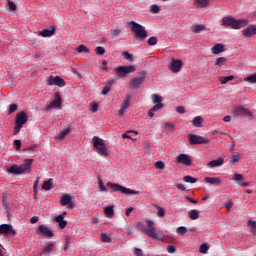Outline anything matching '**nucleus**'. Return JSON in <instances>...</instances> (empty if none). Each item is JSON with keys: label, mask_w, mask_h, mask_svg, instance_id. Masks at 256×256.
Masks as SVG:
<instances>
[{"label": "nucleus", "mask_w": 256, "mask_h": 256, "mask_svg": "<svg viewBox=\"0 0 256 256\" xmlns=\"http://www.w3.org/2000/svg\"><path fill=\"white\" fill-rule=\"evenodd\" d=\"M32 163L33 159H26L23 165L18 166L14 164L13 166H11L7 170V173L9 175H23L24 173H31Z\"/></svg>", "instance_id": "1"}, {"label": "nucleus", "mask_w": 256, "mask_h": 256, "mask_svg": "<svg viewBox=\"0 0 256 256\" xmlns=\"http://www.w3.org/2000/svg\"><path fill=\"white\" fill-rule=\"evenodd\" d=\"M247 19H235L232 16L222 18V26H230L235 30H239L247 25Z\"/></svg>", "instance_id": "2"}, {"label": "nucleus", "mask_w": 256, "mask_h": 256, "mask_svg": "<svg viewBox=\"0 0 256 256\" xmlns=\"http://www.w3.org/2000/svg\"><path fill=\"white\" fill-rule=\"evenodd\" d=\"M145 222L148 228L145 227L143 222H137V228H140L141 231L144 232L149 237L157 239L158 236L156 234L155 222L153 220H149V218H146Z\"/></svg>", "instance_id": "3"}, {"label": "nucleus", "mask_w": 256, "mask_h": 256, "mask_svg": "<svg viewBox=\"0 0 256 256\" xmlns=\"http://www.w3.org/2000/svg\"><path fill=\"white\" fill-rule=\"evenodd\" d=\"M131 31L134 33L135 38L139 41H145L147 39L146 28L136 21H130Z\"/></svg>", "instance_id": "4"}, {"label": "nucleus", "mask_w": 256, "mask_h": 256, "mask_svg": "<svg viewBox=\"0 0 256 256\" xmlns=\"http://www.w3.org/2000/svg\"><path fill=\"white\" fill-rule=\"evenodd\" d=\"M106 187H110V188H112V190L114 192H118L123 195H138L139 194V192L136 190L126 188V187H124L120 184H116V183L108 182V183H106Z\"/></svg>", "instance_id": "5"}, {"label": "nucleus", "mask_w": 256, "mask_h": 256, "mask_svg": "<svg viewBox=\"0 0 256 256\" xmlns=\"http://www.w3.org/2000/svg\"><path fill=\"white\" fill-rule=\"evenodd\" d=\"M28 122V115L26 112L22 111L18 114H16V121L14 122V135H17L23 125H25Z\"/></svg>", "instance_id": "6"}, {"label": "nucleus", "mask_w": 256, "mask_h": 256, "mask_svg": "<svg viewBox=\"0 0 256 256\" xmlns=\"http://www.w3.org/2000/svg\"><path fill=\"white\" fill-rule=\"evenodd\" d=\"M104 142H105L104 140H102L97 136L93 137V146L96 149V152L101 156L107 157L108 151H107V146Z\"/></svg>", "instance_id": "7"}, {"label": "nucleus", "mask_w": 256, "mask_h": 256, "mask_svg": "<svg viewBox=\"0 0 256 256\" xmlns=\"http://www.w3.org/2000/svg\"><path fill=\"white\" fill-rule=\"evenodd\" d=\"M146 77H147V72L141 71L136 78L130 81V87H132V89H138L139 87H141V85H143V83L146 80Z\"/></svg>", "instance_id": "8"}, {"label": "nucleus", "mask_w": 256, "mask_h": 256, "mask_svg": "<svg viewBox=\"0 0 256 256\" xmlns=\"http://www.w3.org/2000/svg\"><path fill=\"white\" fill-rule=\"evenodd\" d=\"M136 70L137 69L134 65L119 66V67L115 68V72H116L117 76L120 77V78H123V77L127 76L130 73H134Z\"/></svg>", "instance_id": "9"}, {"label": "nucleus", "mask_w": 256, "mask_h": 256, "mask_svg": "<svg viewBox=\"0 0 256 256\" xmlns=\"http://www.w3.org/2000/svg\"><path fill=\"white\" fill-rule=\"evenodd\" d=\"M36 232L44 238L51 239L54 237V232L44 225H40Z\"/></svg>", "instance_id": "10"}, {"label": "nucleus", "mask_w": 256, "mask_h": 256, "mask_svg": "<svg viewBox=\"0 0 256 256\" xmlns=\"http://www.w3.org/2000/svg\"><path fill=\"white\" fill-rule=\"evenodd\" d=\"M233 115L236 116V117H241V116L251 117L252 116L249 109L244 108L243 106H236L233 109Z\"/></svg>", "instance_id": "11"}, {"label": "nucleus", "mask_w": 256, "mask_h": 256, "mask_svg": "<svg viewBox=\"0 0 256 256\" xmlns=\"http://www.w3.org/2000/svg\"><path fill=\"white\" fill-rule=\"evenodd\" d=\"M189 141H190V144H192V145L208 144L209 143L208 139L197 136V134H190Z\"/></svg>", "instance_id": "12"}, {"label": "nucleus", "mask_w": 256, "mask_h": 256, "mask_svg": "<svg viewBox=\"0 0 256 256\" xmlns=\"http://www.w3.org/2000/svg\"><path fill=\"white\" fill-rule=\"evenodd\" d=\"M242 35L245 38H251L256 35V25L250 24L246 28L242 29Z\"/></svg>", "instance_id": "13"}, {"label": "nucleus", "mask_w": 256, "mask_h": 256, "mask_svg": "<svg viewBox=\"0 0 256 256\" xmlns=\"http://www.w3.org/2000/svg\"><path fill=\"white\" fill-rule=\"evenodd\" d=\"M49 85H56L57 87H65L66 83L65 80L59 76L53 77L50 76L48 79Z\"/></svg>", "instance_id": "14"}, {"label": "nucleus", "mask_w": 256, "mask_h": 256, "mask_svg": "<svg viewBox=\"0 0 256 256\" xmlns=\"http://www.w3.org/2000/svg\"><path fill=\"white\" fill-rule=\"evenodd\" d=\"M61 206H68V208H73L72 197L69 194H64L60 199Z\"/></svg>", "instance_id": "15"}, {"label": "nucleus", "mask_w": 256, "mask_h": 256, "mask_svg": "<svg viewBox=\"0 0 256 256\" xmlns=\"http://www.w3.org/2000/svg\"><path fill=\"white\" fill-rule=\"evenodd\" d=\"M176 160L178 163H181L186 166H191V164H192V160H191L190 156L187 154H180Z\"/></svg>", "instance_id": "16"}, {"label": "nucleus", "mask_w": 256, "mask_h": 256, "mask_svg": "<svg viewBox=\"0 0 256 256\" xmlns=\"http://www.w3.org/2000/svg\"><path fill=\"white\" fill-rule=\"evenodd\" d=\"M204 182L209 185L220 186L222 179L220 177H204Z\"/></svg>", "instance_id": "17"}, {"label": "nucleus", "mask_w": 256, "mask_h": 256, "mask_svg": "<svg viewBox=\"0 0 256 256\" xmlns=\"http://www.w3.org/2000/svg\"><path fill=\"white\" fill-rule=\"evenodd\" d=\"M0 234H13V235H16V231L13 230V227L11 225H8V224H3V225H0Z\"/></svg>", "instance_id": "18"}, {"label": "nucleus", "mask_w": 256, "mask_h": 256, "mask_svg": "<svg viewBox=\"0 0 256 256\" xmlns=\"http://www.w3.org/2000/svg\"><path fill=\"white\" fill-rule=\"evenodd\" d=\"M56 33V27L55 26H51L49 29H43L39 32V35L42 37H51L53 35H55Z\"/></svg>", "instance_id": "19"}, {"label": "nucleus", "mask_w": 256, "mask_h": 256, "mask_svg": "<svg viewBox=\"0 0 256 256\" xmlns=\"http://www.w3.org/2000/svg\"><path fill=\"white\" fill-rule=\"evenodd\" d=\"M182 66H183L182 61L173 59L172 63H171V66H170V70L173 73H177L181 70Z\"/></svg>", "instance_id": "20"}, {"label": "nucleus", "mask_w": 256, "mask_h": 256, "mask_svg": "<svg viewBox=\"0 0 256 256\" xmlns=\"http://www.w3.org/2000/svg\"><path fill=\"white\" fill-rule=\"evenodd\" d=\"M55 249V242H47L45 247L42 249L41 255H49Z\"/></svg>", "instance_id": "21"}, {"label": "nucleus", "mask_w": 256, "mask_h": 256, "mask_svg": "<svg viewBox=\"0 0 256 256\" xmlns=\"http://www.w3.org/2000/svg\"><path fill=\"white\" fill-rule=\"evenodd\" d=\"M112 85H115L114 79L106 80V86H104V88H102V96H107L109 94V91H111Z\"/></svg>", "instance_id": "22"}, {"label": "nucleus", "mask_w": 256, "mask_h": 256, "mask_svg": "<svg viewBox=\"0 0 256 256\" xmlns=\"http://www.w3.org/2000/svg\"><path fill=\"white\" fill-rule=\"evenodd\" d=\"M55 96L57 98L49 104V106L47 107V110H50L52 108H60L61 107V96H59L58 93H56Z\"/></svg>", "instance_id": "23"}, {"label": "nucleus", "mask_w": 256, "mask_h": 256, "mask_svg": "<svg viewBox=\"0 0 256 256\" xmlns=\"http://www.w3.org/2000/svg\"><path fill=\"white\" fill-rule=\"evenodd\" d=\"M224 164V159L223 158H218L217 160L210 161L207 163V167L209 168H215V167H220Z\"/></svg>", "instance_id": "24"}, {"label": "nucleus", "mask_w": 256, "mask_h": 256, "mask_svg": "<svg viewBox=\"0 0 256 256\" xmlns=\"http://www.w3.org/2000/svg\"><path fill=\"white\" fill-rule=\"evenodd\" d=\"M225 51L224 44H215V46L211 49V53L214 55H218Z\"/></svg>", "instance_id": "25"}, {"label": "nucleus", "mask_w": 256, "mask_h": 256, "mask_svg": "<svg viewBox=\"0 0 256 256\" xmlns=\"http://www.w3.org/2000/svg\"><path fill=\"white\" fill-rule=\"evenodd\" d=\"M56 222L61 229H65V227H67V220H65L63 214H60L56 217Z\"/></svg>", "instance_id": "26"}, {"label": "nucleus", "mask_w": 256, "mask_h": 256, "mask_svg": "<svg viewBox=\"0 0 256 256\" xmlns=\"http://www.w3.org/2000/svg\"><path fill=\"white\" fill-rule=\"evenodd\" d=\"M163 107H164L163 104H155V106H153V107L149 110L148 116H149L150 118H153V117L155 116V112L161 110Z\"/></svg>", "instance_id": "27"}, {"label": "nucleus", "mask_w": 256, "mask_h": 256, "mask_svg": "<svg viewBox=\"0 0 256 256\" xmlns=\"http://www.w3.org/2000/svg\"><path fill=\"white\" fill-rule=\"evenodd\" d=\"M190 29L192 30V33L199 34L206 29V26L203 24L192 25V27H190Z\"/></svg>", "instance_id": "28"}, {"label": "nucleus", "mask_w": 256, "mask_h": 256, "mask_svg": "<svg viewBox=\"0 0 256 256\" xmlns=\"http://www.w3.org/2000/svg\"><path fill=\"white\" fill-rule=\"evenodd\" d=\"M71 132V128H64V130H61L58 136L55 137L56 140L62 141L67 135Z\"/></svg>", "instance_id": "29"}, {"label": "nucleus", "mask_w": 256, "mask_h": 256, "mask_svg": "<svg viewBox=\"0 0 256 256\" xmlns=\"http://www.w3.org/2000/svg\"><path fill=\"white\" fill-rule=\"evenodd\" d=\"M104 214H106V217L112 218L115 215L114 207L113 206H106L104 207Z\"/></svg>", "instance_id": "30"}, {"label": "nucleus", "mask_w": 256, "mask_h": 256, "mask_svg": "<svg viewBox=\"0 0 256 256\" xmlns=\"http://www.w3.org/2000/svg\"><path fill=\"white\" fill-rule=\"evenodd\" d=\"M53 188V183H52V179H49L47 181H44L43 185H42V189L45 191H51Z\"/></svg>", "instance_id": "31"}, {"label": "nucleus", "mask_w": 256, "mask_h": 256, "mask_svg": "<svg viewBox=\"0 0 256 256\" xmlns=\"http://www.w3.org/2000/svg\"><path fill=\"white\" fill-rule=\"evenodd\" d=\"M202 122L203 118L201 116H196L192 119V125H194V127H201Z\"/></svg>", "instance_id": "32"}, {"label": "nucleus", "mask_w": 256, "mask_h": 256, "mask_svg": "<svg viewBox=\"0 0 256 256\" xmlns=\"http://www.w3.org/2000/svg\"><path fill=\"white\" fill-rule=\"evenodd\" d=\"M151 99H152V102H153V104H155V105H163L162 104V98H161V96H159V95H157V94H152V96H151Z\"/></svg>", "instance_id": "33"}, {"label": "nucleus", "mask_w": 256, "mask_h": 256, "mask_svg": "<svg viewBox=\"0 0 256 256\" xmlns=\"http://www.w3.org/2000/svg\"><path fill=\"white\" fill-rule=\"evenodd\" d=\"M190 220H197L199 218V211L196 209H192L189 211Z\"/></svg>", "instance_id": "34"}, {"label": "nucleus", "mask_w": 256, "mask_h": 256, "mask_svg": "<svg viewBox=\"0 0 256 256\" xmlns=\"http://www.w3.org/2000/svg\"><path fill=\"white\" fill-rule=\"evenodd\" d=\"M234 78H235V76L230 75V76L220 77L219 81H220L221 85H226V83L233 80Z\"/></svg>", "instance_id": "35"}, {"label": "nucleus", "mask_w": 256, "mask_h": 256, "mask_svg": "<svg viewBox=\"0 0 256 256\" xmlns=\"http://www.w3.org/2000/svg\"><path fill=\"white\" fill-rule=\"evenodd\" d=\"M183 179H184V182L188 184H196L198 182L197 178H194L190 175L185 176Z\"/></svg>", "instance_id": "36"}, {"label": "nucleus", "mask_w": 256, "mask_h": 256, "mask_svg": "<svg viewBox=\"0 0 256 256\" xmlns=\"http://www.w3.org/2000/svg\"><path fill=\"white\" fill-rule=\"evenodd\" d=\"M227 61H228V59H227V58H224V57L217 58L216 61H215V63H214V65L221 67V66H223Z\"/></svg>", "instance_id": "37"}, {"label": "nucleus", "mask_w": 256, "mask_h": 256, "mask_svg": "<svg viewBox=\"0 0 256 256\" xmlns=\"http://www.w3.org/2000/svg\"><path fill=\"white\" fill-rule=\"evenodd\" d=\"M78 53H90V50L84 46V44H80L78 48H76Z\"/></svg>", "instance_id": "38"}, {"label": "nucleus", "mask_w": 256, "mask_h": 256, "mask_svg": "<svg viewBox=\"0 0 256 256\" xmlns=\"http://www.w3.org/2000/svg\"><path fill=\"white\" fill-rule=\"evenodd\" d=\"M196 4H198V7L200 8H206L209 5L208 0H196Z\"/></svg>", "instance_id": "39"}, {"label": "nucleus", "mask_w": 256, "mask_h": 256, "mask_svg": "<svg viewBox=\"0 0 256 256\" xmlns=\"http://www.w3.org/2000/svg\"><path fill=\"white\" fill-rule=\"evenodd\" d=\"M208 250H209V246L206 243L200 245L199 247V252H201L202 254H206Z\"/></svg>", "instance_id": "40"}, {"label": "nucleus", "mask_w": 256, "mask_h": 256, "mask_svg": "<svg viewBox=\"0 0 256 256\" xmlns=\"http://www.w3.org/2000/svg\"><path fill=\"white\" fill-rule=\"evenodd\" d=\"M130 105V96H127V98L123 101L120 107L127 110Z\"/></svg>", "instance_id": "41"}, {"label": "nucleus", "mask_w": 256, "mask_h": 256, "mask_svg": "<svg viewBox=\"0 0 256 256\" xmlns=\"http://www.w3.org/2000/svg\"><path fill=\"white\" fill-rule=\"evenodd\" d=\"M98 185L102 192H107V188L104 185L103 180L100 177H98Z\"/></svg>", "instance_id": "42"}, {"label": "nucleus", "mask_w": 256, "mask_h": 256, "mask_svg": "<svg viewBox=\"0 0 256 256\" xmlns=\"http://www.w3.org/2000/svg\"><path fill=\"white\" fill-rule=\"evenodd\" d=\"M231 181H236V182L243 181V174L235 173Z\"/></svg>", "instance_id": "43"}, {"label": "nucleus", "mask_w": 256, "mask_h": 256, "mask_svg": "<svg viewBox=\"0 0 256 256\" xmlns=\"http://www.w3.org/2000/svg\"><path fill=\"white\" fill-rule=\"evenodd\" d=\"M188 232L186 227H179L176 230V233L180 236H183L184 234H186Z\"/></svg>", "instance_id": "44"}, {"label": "nucleus", "mask_w": 256, "mask_h": 256, "mask_svg": "<svg viewBox=\"0 0 256 256\" xmlns=\"http://www.w3.org/2000/svg\"><path fill=\"white\" fill-rule=\"evenodd\" d=\"M101 240H102V242H104V243H110V242H111V238H110L109 235L106 234V233H102V234H101Z\"/></svg>", "instance_id": "45"}, {"label": "nucleus", "mask_w": 256, "mask_h": 256, "mask_svg": "<svg viewBox=\"0 0 256 256\" xmlns=\"http://www.w3.org/2000/svg\"><path fill=\"white\" fill-rule=\"evenodd\" d=\"M8 6L10 11L12 12L17 11V5L13 1L8 0Z\"/></svg>", "instance_id": "46"}, {"label": "nucleus", "mask_w": 256, "mask_h": 256, "mask_svg": "<svg viewBox=\"0 0 256 256\" xmlns=\"http://www.w3.org/2000/svg\"><path fill=\"white\" fill-rule=\"evenodd\" d=\"M122 33V30L119 27L111 30V36L116 37Z\"/></svg>", "instance_id": "47"}, {"label": "nucleus", "mask_w": 256, "mask_h": 256, "mask_svg": "<svg viewBox=\"0 0 256 256\" xmlns=\"http://www.w3.org/2000/svg\"><path fill=\"white\" fill-rule=\"evenodd\" d=\"M160 12V7L158 5H152L150 7V13L158 14Z\"/></svg>", "instance_id": "48"}, {"label": "nucleus", "mask_w": 256, "mask_h": 256, "mask_svg": "<svg viewBox=\"0 0 256 256\" xmlns=\"http://www.w3.org/2000/svg\"><path fill=\"white\" fill-rule=\"evenodd\" d=\"M95 53L99 56H103L105 54V48L99 46L95 49Z\"/></svg>", "instance_id": "49"}, {"label": "nucleus", "mask_w": 256, "mask_h": 256, "mask_svg": "<svg viewBox=\"0 0 256 256\" xmlns=\"http://www.w3.org/2000/svg\"><path fill=\"white\" fill-rule=\"evenodd\" d=\"M158 40L156 36H151V38L148 40V45L149 46H155L157 44Z\"/></svg>", "instance_id": "50"}, {"label": "nucleus", "mask_w": 256, "mask_h": 256, "mask_svg": "<svg viewBox=\"0 0 256 256\" xmlns=\"http://www.w3.org/2000/svg\"><path fill=\"white\" fill-rule=\"evenodd\" d=\"M17 110H18V105L17 104H10L9 115L15 113Z\"/></svg>", "instance_id": "51"}, {"label": "nucleus", "mask_w": 256, "mask_h": 256, "mask_svg": "<svg viewBox=\"0 0 256 256\" xmlns=\"http://www.w3.org/2000/svg\"><path fill=\"white\" fill-rule=\"evenodd\" d=\"M246 81L250 82V83H256V73L249 75L247 78H245Z\"/></svg>", "instance_id": "52"}, {"label": "nucleus", "mask_w": 256, "mask_h": 256, "mask_svg": "<svg viewBox=\"0 0 256 256\" xmlns=\"http://www.w3.org/2000/svg\"><path fill=\"white\" fill-rule=\"evenodd\" d=\"M157 216L160 217V218L165 216V210H164L163 207H160V206L158 207Z\"/></svg>", "instance_id": "53"}, {"label": "nucleus", "mask_w": 256, "mask_h": 256, "mask_svg": "<svg viewBox=\"0 0 256 256\" xmlns=\"http://www.w3.org/2000/svg\"><path fill=\"white\" fill-rule=\"evenodd\" d=\"M124 59L128 60V61H133V56L132 54L128 53V52H123L122 53Z\"/></svg>", "instance_id": "54"}, {"label": "nucleus", "mask_w": 256, "mask_h": 256, "mask_svg": "<svg viewBox=\"0 0 256 256\" xmlns=\"http://www.w3.org/2000/svg\"><path fill=\"white\" fill-rule=\"evenodd\" d=\"M133 253H134L135 256H143L144 255L143 250L139 249V248H135Z\"/></svg>", "instance_id": "55"}, {"label": "nucleus", "mask_w": 256, "mask_h": 256, "mask_svg": "<svg viewBox=\"0 0 256 256\" xmlns=\"http://www.w3.org/2000/svg\"><path fill=\"white\" fill-rule=\"evenodd\" d=\"M233 206H234V203L232 200H228V202L225 204V208L227 210H231L233 208Z\"/></svg>", "instance_id": "56"}, {"label": "nucleus", "mask_w": 256, "mask_h": 256, "mask_svg": "<svg viewBox=\"0 0 256 256\" xmlns=\"http://www.w3.org/2000/svg\"><path fill=\"white\" fill-rule=\"evenodd\" d=\"M240 158H241V157L239 156V154H233V155H232L231 163H237Z\"/></svg>", "instance_id": "57"}, {"label": "nucleus", "mask_w": 256, "mask_h": 256, "mask_svg": "<svg viewBox=\"0 0 256 256\" xmlns=\"http://www.w3.org/2000/svg\"><path fill=\"white\" fill-rule=\"evenodd\" d=\"M165 127L170 131L173 132L174 131V125L170 122H166L165 123Z\"/></svg>", "instance_id": "58"}, {"label": "nucleus", "mask_w": 256, "mask_h": 256, "mask_svg": "<svg viewBox=\"0 0 256 256\" xmlns=\"http://www.w3.org/2000/svg\"><path fill=\"white\" fill-rule=\"evenodd\" d=\"M155 167L158 168V169H164L165 164L162 161H157L156 164H155Z\"/></svg>", "instance_id": "59"}, {"label": "nucleus", "mask_w": 256, "mask_h": 256, "mask_svg": "<svg viewBox=\"0 0 256 256\" xmlns=\"http://www.w3.org/2000/svg\"><path fill=\"white\" fill-rule=\"evenodd\" d=\"M22 146V143L20 140H14V147H16V150H20Z\"/></svg>", "instance_id": "60"}, {"label": "nucleus", "mask_w": 256, "mask_h": 256, "mask_svg": "<svg viewBox=\"0 0 256 256\" xmlns=\"http://www.w3.org/2000/svg\"><path fill=\"white\" fill-rule=\"evenodd\" d=\"M176 112L179 114H185V107L183 106L176 107Z\"/></svg>", "instance_id": "61"}, {"label": "nucleus", "mask_w": 256, "mask_h": 256, "mask_svg": "<svg viewBox=\"0 0 256 256\" xmlns=\"http://www.w3.org/2000/svg\"><path fill=\"white\" fill-rule=\"evenodd\" d=\"M248 225L252 228V229H256V222L254 220H248Z\"/></svg>", "instance_id": "62"}, {"label": "nucleus", "mask_w": 256, "mask_h": 256, "mask_svg": "<svg viewBox=\"0 0 256 256\" xmlns=\"http://www.w3.org/2000/svg\"><path fill=\"white\" fill-rule=\"evenodd\" d=\"M167 251L172 254L176 251V248L172 245H169L167 246Z\"/></svg>", "instance_id": "63"}, {"label": "nucleus", "mask_w": 256, "mask_h": 256, "mask_svg": "<svg viewBox=\"0 0 256 256\" xmlns=\"http://www.w3.org/2000/svg\"><path fill=\"white\" fill-rule=\"evenodd\" d=\"M92 113H96L98 111V104L97 103H94L92 105V109H91Z\"/></svg>", "instance_id": "64"}]
</instances>
